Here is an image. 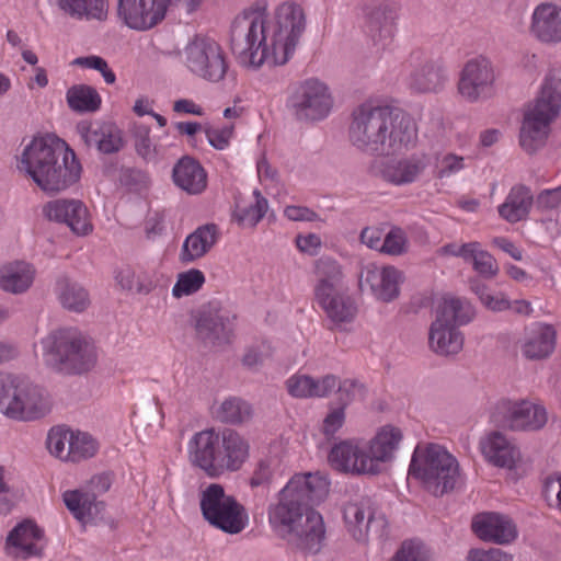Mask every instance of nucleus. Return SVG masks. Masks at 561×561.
Here are the masks:
<instances>
[{
  "instance_id": "1",
  "label": "nucleus",
  "mask_w": 561,
  "mask_h": 561,
  "mask_svg": "<svg viewBox=\"0 0 561 561\" xmlns=\"http://www.w3.org/2000/svg\"><path fill=\"white\" fill-rule=\"evenodd\" d=\"M305 28L300 4L285 1L270 13L264 3H255L233 21V50L245 67L283 66L293 57Z\"/></svg>"
},
{
  "instance_id": "2",
  "label": "nucleus",
  "mask_w": 561,
  "mask_h": 561,
  "mask_svg": "<svg viewBox=\"0 0 561 561\" xmlns=\"http://www.w3.org/2000/svg\"><path fill=\"white\" fill-rule=\"evenodd\" d=\"M348 140L362 152L386 157L413 148L417 128L405 114L387 106L363 104L352 114Z\"/></svg>"
},
{
  "instance_id": "3",
  "label": "nucleus",
  "mask_w": 561,
  "mask_h": 561,
  "mask_svg": "<svg viewBox=\"0 0 561 561\" xmlns=\"http://www.w3.org/2000/svg\"><path fill=\"white\" fill-rule=\"evenodd\" d=\"M16 168L49 194L67 190L81 176L75 151L54 135L35 136L24 142L16 156Z\"/></svg>"
},
{
  "instance_id": "4",
  "label": "nucleus",
  "mask_w": 561,
  "mask_h": 561,
  "mask_svg": "<svg viewBox=\"0 0 561 561\" xmlns=\"http://www.w3.org/2000/svg\"><path fill=\"white\" fill-rule=\"evenodd\" d=\"M187 455L191 463L207 477L219 478L242 467L249 457V444L233 431L220 435L214 430H204L188 440Z\"/></svg>"
},
{
  "instance_id": "5",
  "label": "nucleus",
  "mask_w": 561,
  "mask_h": 561,
  "mask_svg": "<svg viewBox=\"0 0 561 561\" xmlns=\"http://www.w3.org/2000/svg\"><path fill=\"white\" fill-rule=\"evenodd\" d=\"M268 523L277 534L308 552H318L324 540L322 516L308 508L291 491L286 492V486L280 490L278 502L268 508Z\"/></svg>"
},
{
  "instance_id": "6",
  "label": "nucleus",
  "mask_w": 561,
  "mask_h": 561,
  "mask_svg": "<svg viewBox=\"0 0 561 561\" xmlns=\"http://www.w3.org/2000/svg\"><path fill=\"white\" fill-rule=\"evenodd\" d=\"M561 113V75L551 68L547 71L539 93L525 111L519 133V145L528 153L542 148L550 134V126Z\"/></svg>"
},
{
  "instance_id": "7",
  "label": "nucleus",
  "mask_w": 561,
  "mask_h": 561,
  "mask_svg": "<svg viewBox=\"0 0 561 561\" xmlns=\"http://www.w3.org/2000/svg\"><path fill=\"white\" fill-rule=\"evenodd\" d=\"M41 355L46 366L67 374H82L96 362L94 345L77 329H59L39 341Z\"/></svg>"
},
{
  "instance_id": "8",
  "label": "nucleus",
  "mask_w": 561,
  "mask_h": 561,
  "mask_svg": "<svg viewBox=\"0 0 561 561\" xmlns=\"http://www.w3.org/2000/svg\"><path fill=\"white\" fill-rule=\"evenodd\" d=\"M476 317V309L467 299L444 296L435 306V319L428 331V346L437 355L458 354L465 337L458 327L470 323Z\"/></svg>"
},
{
  "instance_id": "9",
  "label": "nucleus",
  "mask_w": 561,
  "mask_h": 561,
  "mask_svg": "<svg viewBox=\"0 0 561 561\" xmlns=\"http://www.w3.org/2000/svg\"><path fill=\"white\" fill-rule=\"evenodd\" d=\"M409 474L431 493L442 495L455 488L459 479V465L443 446L417 444L412 454Z\"/></svg>"
},
{
  "instance_id": "10",
  "label": "nucleus",
  "mask_w": 561,
  "mask_h": 561,
  "mask_svg": "<svg viewBox=\"0 0 561 561\" xmlns=\"http://www.w3.org/2000/svg\"><path fill=\"white\" fill-rule=\"evenodd\" d=\"M314 299L325 316L336 325L350 323L357 313L353 298L342 285L340 264L321 257L316 264Z\"/></svg>"
},
{
  "instance_id": "11",
  "label": "nucleus",
  "mask_w": 561,
  "mask_h": 561,
  "mask_svg": "<svg viewBox=\"0 0 561 561\" xmlns=\"http://www.w3.org/2000/svg\"><path fill=\"white\" fill-rule=\"evenodd\" d=\"M199 508L211 527L228 535L242 533L250 523L247 508L219 483L201 489Z\"/></svg>"
},
{
  "instance_id": "12",
  "label": "nucleus",
  "mask_w": 561,
  "mask_h": 561,
  "mask_svg": "<svg viewBox=\"0 0 561 561\" xmlns=\"http://www.w3.org/2000/svg\"><path fill=\"white\" fill-rule=\"evenodd\" d=\"M186 70L195 78L218 83L228 71L227 55L221 45L213 38L196 36L181 53Z\"/></svg>"
},
{
  "instance_id": "13",
  "label": "nucleus",
  "mask_w": 561,
  "mask_h": 561,
  "mask_svg": "<svg viewBox=\"0 0 561 561\" xmlns=\"http://www.w3.org/2000/svg\"><path fill=\"white\" fill-rule=\"evenodd\" d=\"M490 417L497 426L524 432L539 431L548 421L545 407L527 400H500L493 407Z\"/></svg>"
},
{
  "instance_id": "14",
  "label": "nucleus",
  "mask_w": 561,
  "mask_h": 561,
  "mask_svg": "<svg viewBox=\"0 0 561 561\" xmlns=\"http://www.w3.org/2000/svg\"><path fill=\"white\" fill-rule=\"evenodd\" d=\"M496 72L493 62L485 56L467 60L459 72L458 93L469 102L489 99L494 93Z\"/></svg>"
},
{
  "instance_id": "15",
  "label": "nucleus",
  "mask_w": 561,
  "mask_h": 561,
  "mask_svg": "<svg viewBox=\"0 0 561 561\" xmlns=\"http://www.w3.org/2000/svg\"><path fill=\"white\" fill-rule=\"evenodd\" d=\"M291 105L299 119L318 122L330 115L334 99L325 82L310 78L297 88L291 98Z\"/></svg>"
},
{
  "instance_id": "16",
  "label": "nucleus",
  "mask_w": 561,
  "mask_h": 561,
  "mask_svg": "<svg viewBox=\"0 0 561 561\" xmlns=\"http://www.w3.org/2000/svg\"><path fill=\"white\" fill-rule=\"evenodd\" d=\"M403 280V273L396 266L375 262L362 264L358 273L359 289L382 302H391L399 297Z\"/></svg>"
},
{
  "instance_id": "17",
  "label": "nucleus",
  "mask_w": 561,
  "mask_h": 561,
  "mask_svg": "<svg viewBox=\"0 0 561 561\" xmlns=\"http://www.w3.org/2000/svg\"><path fill=\"white\" fill-rule=\"evenodd\" d=\"M343 520L347 533L357 542L366 543L371 537H382L387 525L382 516H376L370 500L357 497L343 507Z\"/></svg>"
},
{
  "instance_id": "18",
  "label": "nucleus",
  "mask_w": 561,
  "mask_h": 561,
  "mask_svg": "<svg viewBox=\"0 0 561 561\" xmlns=\"http://www.w3.org/2000/svg\"><path fill=\"white\" fill-rule=\"evenodd\" d=\"M234 316L219 302H210L198 313L196 334L205 343L220 346L230 343L233 336Z\"/></svg>"
},
{
  "instance_id": "19",
  "label": "nucleus",
  "mask_w": 561,
  "mask_h": 561,
  "mask_svg": "<svg viewBox=\"0 0 561 561\" xmlns=\"http://www.w3.org/2000/svg\"><path fill=\"white\" fill-rule=\"evenodd\" d=\"M430 164V156L422 152L400 159L376 160L371 164V172L383 181L400 186L415 182Z\"/></svg>"
},
{
  "instance_id": "20",
  "label": "nucleus",
  "mask_w": 561,
  "mask_h": 561,
  "mask_svg": "<svg viewBox=\"0 0 561 561\" xmlns=\"http://www.w3.org/2000/svg\"><path fill=\"white\" fill-rule=\"evenodd\" d=\"M165 16L163 0H117V18L129 30L149 31L159 25Z\"/></svg>"
},
{
  "instance_id": "21",
  "label": "nucleus",
  "mask_w": 561,
  "mask_h": 561,
  "mask_svg": "<svg viewBox=\"0 0 561 561\" xmlns=\"http://www.w3.org/2000/svg\"><path fill=\"white\" fill-rule=\"evenodd\" d=\"M43 215L49 221L66 225L78 237L88 236L93 231L90 211L79 199L49 201L43 206Z\"/></svg>"
},
{
  "instance_id": "22",
  "label": "nucleus",
  "mask_w": 561,
  "mask_h": 561,
  "mask_svg": "<svg viewBox=\"0 0 561 561\" xmlns=\"http://www.w3.org/2000/svg\"><path fill=\"white\" fill-rule=\"evenodd\" d=\"M337 471L357 476H375L368 459L365 439L348 438L335 443L328 456Z\"/></svg>"
},
{
  "instance_id": "23",
  "label": "nucleus",
  "mask_w": 561,
  "mask_h": 561,
  "mask_svg": "<svg viewBox=\"0 0 561 561\" xmlns=\"http://www.w3.org/2000/svg\"><path fill=\"white\" fill-rule=\"evenodd\" d=\"M404 434L401 427L385 424L377 428L374 436L365 440L368 459L374 474H380L386 465L392 462L401 447Z\"/></svg>"
},
{
  "instance_id": "24",
  "label": "nucleus",
  "mask_w": 561,
  "mask_h": 561,
  "mask_svg": "<svg viewBox=\"0 0 561 561\" xmlns=\"http://www.w3.org/2000/svg\"><path fill=\"white\" fill-rule=\"evenodd\" d=\"M51 398L42 387L22 377L13 404L11 420L33 421L47 415L51 410Z\"/></svg>"
},
{
  "instance_id": "25",
  "label": "nucleus",
  "mask_w": 561,
  "mask_h": 561,
  "mask_svg": "<svg viewBox=\"0 0 561 561\" xmlns=\"http://www.w3.org/2000/svg\"><path fill=\"white\" fill-rule=\"evenodd\" d=\"M76 130L87 147L95 148L102 153L117 152L124 145L122 130L111 122L81 121Z\"/></svg>"
},
{
  "instance_id": "26",
  "label": "nucleus",
  "mask_w": 561,
  "mask_h": 561,
  "mask_svg": "<svg viewBox=\"0 0 561 561\" xmlns=\"http://www.w3.org/2000/svg\"><path fill=\"white\" fill-rule=\"evenodd\" d=\"M479 446L484 460L496 468L513 470L522 458L515 440L499 431L485 434Z\"/></svg>"
},
{
  "instance_id": "27",
  "label": "nucleus",
  "mask_w": 561,
  "mask_h": 561,
  "mask_svg": "<svg viewBox=\"0 0 561 561\" xmlns=\"http://www.w3.org/2000/svg\"><path fill=\"white\" fill-rule=\"evenodd\" d=\"M44 547L43 529L30 519L19 523L8 534L5 541L7 554L20 559L39 556Z\"/></svg>"
},
{
  "instance_id": "28",
  "label": "nucleus",
  "mask_w": 561,
  "mask_h": 561,
  "mask_svg": "<svg viewBox=\"0 0 561 561\" xmlns=\"http://www.w3.org/2000/svg\"><path fill=\"white\" fill-rule=\"evenodd\" d=\"M473 533L483 541L510 545L518 536L515 523L506 515L482 513L472 520Z\"/></svg>"
},
{
  "instance_id": "29",
  "label": "nucleus",
  "mask_w": 561,
  "mask_h": 561,
  "mask_svg": "<svg viewBox=\"0 0 561 561\" xmlns=\"http://www.w3.org/2000/svg\"><path fill=\"white\" fill-rule=\"evenodd\" d=\"M176 147V137L169 130L151 136L147 126H139L135 131L136 152L147 162L159 163L168 160Z\"/></svg>"
},
{
  "instance_id": "30",
  "label": "nucleus",
  "mask_w": 561,
  "mask_h": 561,
  "mask_svg": "<svg viewBox=\"0 0 561 561\" xmlns=\"http://www.w3.org/2000/svg\"><path fill=\"white\" fill-rule=\"evenodd\" d=\"M529 33L542 44L561 43V7L550 2L538 4L530 16Z\"/></svg>"
},
{
  "instance_id": "31",
  "label": "nucleus",
  "mask_w": 561,
  "mask_h": 561,
  "mask_svg": "<svg viewBox=\"0 0 561 561\" xmlns=\"http://www.w3.org/2000/svg\"><path fill=\"white\" fill-rule=\"evenodd\" d=\"M286 492L300 500L307 507L308 504H319L329 494L330 480L323 472H304L294 474L286 483Z\"/></svg>"
},
{
  "instance_id": "32",
  "label": "nucleus",
  "mask_w": 561,
  "mask_h": 561,
  "mask_svg": "<svg viewBox=\"0 0 561 561\" xmlns=\"http://www.w3.org/2000/svg\"><path fill=\"white\" fill-rule=\"evenodd\" d=\"M556 340L557 332L552 325L535 323L526 329L519 342V350L527 359H543L553 353Z\"/></svg>"
},
{
  "instance_id": "33",
  "label": "nucleus",
  "mask_w": 561,
  "mask_h": 561,
  "mask_svg": "<svg viewBox=\"0 0 561 561\" xmlns=\"http://www.w3.org/2000/svg\"><path fill=\"white\" fill-rule=\"evenodd\" d=\"M287 392L298 399L325 398L333 392L337 377L324 375L312 377L306 374H294L286 380Z\"/></svg>"
},
{
  "instance_id": "34",
  "label": "nucleus",
  "mask_w": 561,
  "mask_h": 561,
  "mask_svg": "<svg viewBox=\"0 0 561 561\" xmlns=\"http://www.w3.org/2000/svg\"><path fill=\"white\" fill-rule=\"evenodd\" d=\"M219 230L214 224L197 227L184 239L179 252V260L183 264L194 263L204 257L217 243Z\"/></svg>"
},
{
  "instance_id": "35",
  "label": "nucleus",
  "mask_w": 561,
  "mask_h": 561,
  "mask_svg": "<svg viewBox=\"0 0 561 561\" xmlns=\"http://www.w3.org/2000/svg\"><path fill=\"white\" fill-rule=\"evenodd\" d=\"M36 277L35 266L24 260H14L0 265V289L12 295H22Z\"/></svg>"
},
{
  "instance_id": "36",
  "label": "nucleus",
  "mask_w": 561,
  "mask_h": 561,
  "mask_svg": "<svg viewBox=\"0 0 561 561\" xmlns=\"http://www.w3.org/2000/svg\"><path fill=\"white\" fill-rule=\"evenodd\" d=\"M172 178L175 185L188 194H199L207 185L206 171L191 157H183L175 163Z\"/></svg>"
},
{
  "instance_id": "37",
  "label": "nucleus",
  "mask_w": 561,
  "mask_h": 561,
  "mask_svg": "<svg viewBox=\"0 0 561 561\" xmlns=\"http://www.w3.org/2000/svg\"><path fill=\"white\" fill-rule=\"evenodd\" d=\"M447 81L448 71L443 62L430 61L412 72L409 85L417 93H437Z\"/></svg>"
},
{
  "instance_id": "38",
  "label": "nucleus",
  "mask_w": 561,
  "mask_h": 561,
  "mask_svg": "<svg viewBox=\"0 0 561 561\" xmlns=\"http://www.w3.org/2000/svg\"><path fill=\"white\" fill-rule=\"evenodd\" d=\"M62 499L71 514L83 524L98 517L104 508L102 502H98L94 495L84 490L66 491Z\"/></svg>"
},
{
  "instance_id": "39",
  "label": "nucleus",
  "mask_w": 561,
  "mask_h": 561,
  "mask_svg": "<svg viewBox=\"0 0 561 561\" xmlns=\"http://www.w3.org/2000/svg\"><path fill=\"white\" fill-rule=\"evenodd\" d=\"M531 204L530 191L522 185L514 186L505 202L499 207V214L508 222H517L528 215Z\"/></svg>"
},
{
  "instance_id": "40",
  "label": "nucleus",
  "mask_w": 561,
  "mask_h": 561,
  "mask_svg": "<svg viewBox=\"0 0 561 561\" xmlns=\"http://www.w3.org/2000/svg\"><path fill=\"white\" fill-rule=\"evenodd\" d=\"M56 295L60 305L73 312H82L90 305L88 290L77 282L60 278L56 284Z\"/></svg>"
},
{
  "instance_id": "41",
  "label": "nucleus",
  "mask_w": 561,
  "mask_h": 561,
  "mask_svg": "<svg viewBox=\"0 0 561 561\" xmlns=\"http://www.w3.org/2000/svg\"><path fill=\"white\" fill-rule=\"evenodd\" d=\"M69 108L77 113L96 112L102 104V98L95 88L79 83L71 85L66 92Z\"/></svg>"
},
{
  "instance_id": "42",
  "label": "nucleus",
  "mask_w": 561,
  "mask_h": 561,
  "mask_svg": "<svg viewBox=\"0 0 561 561\" xmlns=\"http://www.w3.org/2000/svg\"><path fill=\"white\" fill-rule=\"evenodd\" d=\"M58 7L78 19L104 20L107 14L106 0H57Z\"/></svg>"
},
{
  "instance_id": "43",
  "label": "nucleus",
  "mask_w": 561,
  "mask_h": 561,
  "mask_svg": "<svg viewBox=\"0 0 561 561\" xmlns=\"http://www.w3.org/2000/svg\"><path fill=\"white\" fill-rule=\"evenodd\" d=\"M253 197V203H238L233 210V219L242 227H255L268 210V202L260 191L254 190Z\"/></svg>"
},
{
  "instance_id": "44",
  "label": "nucleus",
  "mask_w": 561,
  "mask_h": 561,
  "mask_svg": "<svg viewBox=\"0 0 561 561\" xmlns=\"http://www.w3.org/2000/svg\"><path fill=\"white\" fill-rule=\"evenodd\" d=\"M216 417L226 423H242L252 415V407L249 402L231 397L219 403L214 411Z\"/></svg>"
},
{
  "instance_id": "45",
  "label": "nucleus",
  "mask_w": 561,
  "mask_h": 561,
  "mask_svg": "<svg viewBox=\"0 0 561 561\" xmlns=\"http://www.w3.org/2000/svg\"><path fill=\"white\" fill-rule=\"evenodd\" d=\"M465 261L470 262L473 270L484 278H493L499 273L496 260L479 242H472Z\"/></svg>"
},
{
  "instance_id": "46",
  "label": "nucleus",
  "mask_w": 561,
  "mask_h": 561,
  "mask_svg": "<svg viewBox=\"0 0 561 561\" xmlns=\"http://www.w3.org/2000/svg\"><path fill=\"white\" fill-rule=\"evenodd\" d=\"M274 348L268 341H257L248 345L241 356V364L249 370L257 371L270 359H272Z\"/></svg>"
},
{
  "instance_id": "47",
  "label": "nucleus",
  "mask_w": 561,
  "mask_h": 561,
  "mask_svg": "<svg viewBox=\"0 0 561 561\" xmlns=\"http://www.w3.org/2000/svg\"><path fill=\"white\" fill-rule=\"evenodd\" d=\"M434 552L420 539L404 540L390 561H433Z\"/></svg>"
},
{
  "instance_id": "48",
  "label": "nucleus",
  "mask_w": 561,
  "mask_h": 561,
  "mask_svg": "<svg viewBox=\"0 0 561 561\" xmlns=\"http://www.w3.org/2000/svg\"><path fill=\"white\" fill-rule=\"evenodd\" d=\"M206 282L201 270L191 268L178 274L176 282L172 287V296L182 298L197 293Z\"/></svg>"
},
{
  "instance_id": "49",
  "label": "nucleus",
  "mask_w": 561,
  "mask_h": 561,
  "mask_svg": "<svg viewBox=\"0 0 561 561\" xmlns=\"http://www.w3.org/2000/svg\"><path fill=\"white\" fill-rule=\"evenodd\" d=\"M70 453L68 461L78 462L92 458L99 450V443L89 433L73 432L70 443Z\"/></svg>"
},
{
  "instance_id": "50",
  "label": "nucleus",
  "mask_w": 561,
  "mask_h": 561,
  "mask_svg": "<svg viewBox=\"0 0 561 561\" xmlns=\"http://www.w3.org/2000/svg\"><path fill=\"white\" fill-rule=\"evenodd\" d=\"M22 376L0 373V413L11 419Z\"/></svg>"
},
{
  "instance_id": "51",
  "label": "nucleus",
  "mask_w": 561,
  "mask_h": 561,
  "mask_svg": "<svg viewBox=\"0 0 561 561\" xmlns=\"http://www.w3.org/2000/svg\"><path fill=\"white\" fill-rule=\"evenodd\" d=\"M333 391L336 393L339 407L344 409L353 403L364 401L367 396V389L364 383L348 378L343 380L337 378V385Z\"/></svg>"
},
{
  "instance_id": "52",
  "label": "nucleus",
  "mask_w": 561,
  "mask_h": 561,
  "mask_svg": "<svg viewBox=\"0 0 561 561\" xmlns=\"http://www.w3.org/2000/svg\"><path fill=\"white\" fill-rule=\"evenodd\" d=\"M71 438L72 431L62 426L53 427L48 432L46 440L49 453L56 458L68 460Z\"/></svg>"
},
{
  "instance_id": "53",
  "label": "nucleus",
  "mask_w": 561,
  "mask_h": 561,
  "mask_svg": "<svg viewBox=\"0 0 561 561\" xmlns=\"http://www.w3.org/2000/svg\"><path fill=\"white\" fill-rule=\"evenodd\" d=\"M471 289L478 296L480 302L490 311L501 312L508 310L511 300L502 294L492 291L486 285L473 282Z\"/></svg>"
},
{
  "instance_id": "54",
  "label": "nucleus",
  "mask_w": 561,
  "mask_h": 561,
  "mask_svg": "<svg viewBox=\"0 0 561 561\" xmlns=\"http://www.w3.org/2000/svg\"><path fill=\"white\" fill-rule=\"evenodd\" d=\"M71 66H77L82 69H90L98 71L105 83L114 84L116 82V75L110 68L108 62L101 56L88 55L75 58Z\"/></svg>"
},
{
  "instance_id": "55",
  "label": "nucleus",
  "mask_w": 561,
  "mask_h": 561,
  "mask_svg": "<svg viewBox=\"0 0 561 561\" xmlns=\"http://www.w3.org/2000/svg\"><path fill=\"white\" fill-rule=\"evenodd\" d=\"M409 250V240L405 232L399 228L393 227L388 233L385 234L381 253L399 256L407 253Z\"/></svg>"
},
{
  "instance_id": "56",
  "label": "nucleus",
  "mask_w": 561,
  "mask_h": 561,
  "mask_svg": "<svg viewBox=\"0 0 561 561\" xmlns=\"http://www.w3.org/2000/svg\"><path fill=\"white\" fill-rule=\"evenodd\" d=\"M276 477L275 466L271 460H261L249 479L252 489L267 490Z\"/></svg>"
},
{
  "instance_id": "57",
  "label": "nucleus",
  "mask_w": 561,
  "mask_h": 561,
  "mask_svg": "<svg viewBox=\"0 0 561 561\" xmlns=\"http://www.w3.org/2000/svg\"><path fill=\"white\" fill-rule=\"evenodd\" d=\"M205 136L208 144L216 150H226L234 136V126L226 125L219 128H205Z\"/></svg>"
},
{
  "instance_id": "58",
  "label": "nucleus",
  "mask_w": 561,
  "mask_h": 561,
  "mask_svg": "<svg viewBox=\"0 0 561 561\" xmlns=\"http://www.w3.org/2000/svg\"><path fill=\"white\" fill-rule=\"evenodd\" d=\"M439 178H449L465 169V159L454 153L442 156L437 161Z\"/></svg>"
},
{
  "instance_id": "59",
  "label": "nucleus",
  "mask_w": 561,
  "mask_h": 561,
  "mask_svg": "<svg viewBox=\"0 0 561 561\" xmlns=\"http://www.w3.org/2000/svg\"><path fill=\"white\" fill-rule=\"evenodd\" d=\"M467 561H513V556L499 548H472L468 551Z\"/></svg>"
},
{
  "instance_id": "60",
  "label": "nucleus",
  "mask_w": 561,
  "mask_h": 561,
  "mask_svg": "<svg viewBox=\"0 0 561 561\" xmlns=\"http://www.w3.org/2000/svg\"><path fill=\"white\" fill-rule=\"evenodd\" d=\"M284 216L290 221L323 222L318 213L306 206L288 205L284 208Z\"/></svg>"
},
{
  "instance_id": "61",
  "label": "nucleus",
  "mask_w": 561,
  "mask_h": 561,
  "mask_svg": "<svg viewBox=\"0 0 561 561\" xmlns=\"http://www.w3.org/2000/svg\"><path fill=\"white\" fill-rule=\"evenodd\" d=\"M345 422V409L343 407L331 408L323 420L322 431L324 435H334Z\"/></svg>"
},
{
  "instance_id": "62",
  "label": "nucleus",
  "mask_w": 561,
  "mask_h": 561,
  "mask_svg": "<svg viewBox=\"0 0 561 561\" xmlns=\"http://www.w3.org/2000/svg\"><path fill=\"white\" fill-rule=\"evenodd\" d=\"M543 494L550 506L561 512V477H550L546 480Z\"/></svg>"
},
{
  "instance_id": "63",
  "label": "nucleus",
  "mask_w": 561,
  "mask_h": 561,
  "mask_svg": "<svg viewBox=\"0 0 561 561\" xmlns=\"http://www.w3.org/2000/svg\"><path fill=\"white\" fill-rule=\"evenodd\" d=\"M296 245L300 252L313 256L320 252L322 241L317 233L298 234Z\"/></svg>"
},
{
  "instance_id": "64",
  "label": "nucleus",
  "mask_w": 561,
  "mask_h": 561,
  "mask_svg": "<svg viewBox=\"0 0 561 561\" xmlns=\"http://www.w3.org/2000/svg\"><path fill=\"white\" fill-rule=\"evenodd\" d=\"M536 205L542 209H552L561 204V185L550 190H543L536 198Z\"/></svg>"
}]
</instances>
